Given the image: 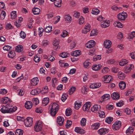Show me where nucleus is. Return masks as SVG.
<instances>
[{
	"instance_id": "1",
	"label": "nucleus",
	"mask_w": 135,
	"mask_h": 135,
	"mask_svg": "<svg viewBox=\"0 0 135 135\" xmlns=\"http://www.w3.org/2000/svg\"><path fill=\"white\" fill-rule=\"evenodd\" d=\"M59 108V105L57 103H54L51 104L49 107L50 114L53 116H55Z\"/></svg>"
},
{
	"instance_id": "34",
	"label": "nucleus",
	"mask_w": 135,
	"mask_h": 135,
	"mask_svg": "<svg viewBox=\"0 0 135 135\" xmlns=\"http://www.w3.org/2000/svg\"><path fill=\"white\" fill-rule=\"evenodd\" d=\"M118 78L121 80L124 79L125 77L124 73L121 71H119L118 73Z\"/></svg>"
},
{
	"instance_id": "48",
	"label": "nucleus",
	"mask_w": 135,
	"mask_h": 135,
	"mask_svg": "<svg viewBox=\"0 0 135 135\" xmlns=\"http://www.w3.org/2000/svg\"><path fill=\"white\" fill-rule=\"evenodd\" d=\"M113 118L112 117H109L106 118L105 119V122L108 123L110 124L113 120Z\"/></svg>"
},
{
	"instance_id": "28",
	"label": "nucleus",
	"mask_w": 135,
	"mask_h": 135,
	"mask_svg": "<svg viewBox=\"0 0 135 135\" xmlns=\"http://www.w3.org/2000/svg\"><path fill=\"white\" fill-rule=\"evenodd\" d=\"M110 97V95L108 94H105L103 95L101 97L102 101H105L108 100Z\"/></svg>"
},
{
	"instance_id": "25",
	"label": "nucleus",
	"mask_w": 135,
	"mask_h": 135,
	"mask_svg": "<svg viewBox=\"0 0 135 135\" xmlns=\"http://www.w3.org/2000/svg\"><path fill=\"white\" fill-rule=\"evenodd\" d=\"M113 25L115 27H117L118 28H122L123 27V24L119 22L116 21H115L113 23Z\"/></svg>"
},
{
	"instance_id": "36",
	"label": "nucleus",
	"mask_w": 135,
	"mask_h": 135,
	"mask_svg": "<svg viewBox=\"0 0 135 135\" xmlns=\"http://www.w3.org/2000/svg\"><path fill=\"white\" fill-rule=\"evenodd\" d=\"M15 55V53L14 51H12L9 52L8 55V56L11 58H13Z\"/></svg>"
},
{
	"instance_id": "62",
	"label": "nucleus",
	"mask_w": 135,
	"mask_h": 135,
	"mask_svg": "<svg viewBox=\"0 0 135 135\" xmlns=\"http://www.w3.org/2000/svg\"><path fill=\"white\" fill-rule=\"evenodd\" d=\"M11 48V47L7 45H5L3 47V49L4 50L8 51Z\"/></svg>"
},
{
	"instance_id": "54",
	"label": "nucleus",
	"mask_w": 135,
	"mask_h": 135,
	"mask_svg": "<svg viewBox=\"0 0 135 135\" xmlns=\"http://www.w3.org/2000/svg\"><path fill=\"white\" fill-rule=\"evenodd\" d=\"M84 22V19L82 16H81L79 19V24L80 25L82 24Z\"/></svg>"
},
{
	"instance_id": "39",
	"label": "nucleus",
	"mask_w": 135,
	"mask_h": 135,
	"mask_svg": "<svg viewBox=\"0 0 135 135\" xmlns=\"http://www.w3.org/2000/svg\"><path fill=\"white\" fill-rule=\"evenodd\" d=\"M59 56L62 58H65L69 57V54L68 53L64 52L61 53L59 55Z\"/></svg>"
},
{
	"instance_id": "20",
	"label": "nucleus",
	"mask_w": 135,
	"mask_h": 135,
	"mask_svg": "<svg viewBox=\"0 0 135 135\" xmlns=\"http://www.w3.org/2000/svg\"><path fill=\"white\" fill-rule=\"evenodd\" d=\"M71 54L74 57H77L81 54V51L79 50H75L72 52Z\"/></svg>"
},
{
	"instance_id": "29",
	"label": "nucleus",
	"mask_w": 135,
	"mask_h": 135,
	"mask_svg": "<svg viewBox=\"0 0 135 135\" xmlns=\"http://www.w3.org/2000/svg\"><path fill=\"white\" fill-rule=\"evenodd\" d=\"M64 18L65 20L68 23L71 22L72 20L71 17L69 15L65 16Z\"/></svg>"
},
{
	"instance_id": "6",
	"label": "nucleus",
	"mask_w": 135,
	"mask_h": 135,
	"mask_svg": "<svg viewBox=\"0 0 135 135\" xmlns=\"http://www.w3.org/2000/svg\"><path fill=\"white\" fill-rule=\"evenodd\" d=\"M108 132V129L106 128H102L98 131V133L100 135H104Z\"/></svg>"
},
{
	"instance_id": "55",
	"label": "nucleus",
	"mask_w": 135,
	"mask_h": 135,
	"mask_svg": "<svg viewBox=\"0 0 135 135\" xmlns=\"http://www.w3.org/2000/svg\"><path fill=\"white\" fill-rule=\"evenodd\" d=\"M87 89L85 86H83L81 88V92L83 94H85L87 93Z\"/></svg>"
},
{
	"instance_id": "22",
	"label": "nucleus",
	"mask_w": 135,
	"mask_h": 135,
	"mask_svg": "<svg viewBox=\"0 0 135 135\" xmlns=\"http://www.w3.org/2000/svg\"><path fill=\"white\" fill-rule=\"evenodd\" d=\"M111 97L114 100L118 99L120 97V95L118 93L114 92L111 95Z\"/></svg>"
},
{
	"instance_id": "21",
	"label": "nucleus",
	"mask_w": 135,
	"mask_h": 135,
	"mask_svg": "<svg viewBox=\"0 0 135 135\" xmlns=\"http://www.w3.org/2000/svg\"><path fill=\"white\" fill-rule=\"evenodd\" d=\"M32 102L30 101H27L25 103V108L27 109H30L32 107Z\"/></svg>"
},
{
	"instance_id": "16",
	"label": "nucleus",
	"mask_w": 135,
	"mask_h": 135,
	"mask_svg": "<svg viewBox=\"0 0 135 135\" xmlns=\"http://www.w3.org/2000/svg\"><path fill=\"white\" fill-rule=\"evenodd\" d=\"M112 44V42L110 40H106L104 42V47L107 48H109Z\"/></svg>"
},
{
	"instance_id": "50",
	"label": "nucleus",
	"mask_w": 135,
	"mask_h": 135,
	"mask_svg": "<svg viewBox=\"0 0 135 135\" xmlns=\"http://www.w3.org/2000/svg\"><path fill=\"white\" fill-rule=\"evenodd\" d=\"M76 88L74 86H72L70 88L69 90V94H73V92L76 90Z\"/></svg>"
},
{
	"instance_id": "4",
	"label": "nucleus",
	"mask_w": 135,
	"mask_h": 135,
	"mask_svg": "<svg viewBox=\"0 0 135 135\" xmlns=\"http://www.w3.org/2000/svg\"><path fill=\"white\" fill-rule=\"evenodd\" d=\"M121 126V122L119 121H116L112 126L113 129L115 130H118Z\"/></svg>"
},
{
	"instance_id": "59",
	"label": "nucleus",
	"mask_w": 135,
	"mask_h": 135,
	"mask_svg": "<svg viewBox=\"0 0 135 135\" xmlns=\"http://www.w3.org/2000/svg\"><path fill=\"white\" fill-rule=\"evenodd\" d=\"M76 41L74 40H72L70 44V48L71 49L74 48L76 45Z\"/></svg>"
},
{
	"instance_id": "5",
	"label": "nucleus",
	"mask_w": 135,
	"mask_h": 135,
	"mask_svg": "<svg viewBox=\"0 0 135 135\" xmlns=\"http://www.w3.org/2000/svg\"><path fill=\"white\" fill-rule=\"evenodd\" d=\"M127 14L126 12L120 13L117 15V18L119 20H124L127 17Z\"/></svg>"
},
{
	"instance_id": "32",
	"label": "nucleus",
	"mask_w": 135,
	"mask_h": 135,
	"mask_svg": "<svg viewBox=\"0 0 135 135\" xmlns=\"http://www.w3.org/2000/svg\"><path fill=\"white\" fill-rule=\"evenodd\" d=\"M23 50V47L22 46L19 45L16 46L15 48L16 51L18 52H20Z\"/></svg>"
},
{
	"instance_id": "17",
	"label": "nucleus",
	"mask_w": 135,
	"mask_h": 135,
	"mask_svg": "<svg viewBox=\"0 0 135 135\" xmlns=\"http://www.w3.org/2000/svg\"><path fill=\"white\" fill-rule=\"evenodd\" d=\"M57 122L60 126H61L64 121V119L61 116H59L57 117Z\"/></svg>"
},
{
	"instance_id": "12",
	"label": "nucleus",
	"mask_w": 135,
	"mask_h": 135,
	"mask_svg": "<svg viewBox=\"0 0 135 135\" xmlns=\"http://www.w3.org/2000/svg\"><path fill=\"white\" fill-rule=\"evenodd\" d=\"M101 86V84L99 83H94L91 84L90 85L89 87L92 89H95L99 88Z\"/></svg>"
},
{
	"instance_id": "13",
	"label": "nucleus",
	"mask_w": 135,
	"mask_h": 135,
	"mask_svg": "<svg viewBox=\"0 0 135 135\" xmlns=\"http://www.w3.org/2000/svg\"><path fill=\"white\" fill-rule=\"evenodd\" d=\"M1 102L4 104H9L11 102L10 99L7 97H5L2 98Z\"/></svg>"
},
{
	"instance_id": "19",
	"label": "nucleus",
	"mask_w": 135,
	"mask_h": 135,
	"mask_svg": "<svg viewBox=\"0 0 135 135\" xmlns=\"http://www.w3.org/2000/svg\"><path fill=\"white\" fill-rule=\"evenodd\" d=\"M74 131L80 134H83L85 132V131L84 129L79 127L75 128Z\"/></svg>"
},
{
	"instance_id": "37",
	"label": "nucleus",
	"mask_w": 135,
	"mask_h": 135,
	"mask_svg": "<svg viewBox=\"0 0 135 135\" xmlns=\"http://www.w3.org/2000/svg\"><path fill=\"white\" fill-rule=\"evenodd\" d=\"M61 0H55L54 2V4L57 7H60L61 6Z\"/></svg>"
},
{
	"instance_id": "63",
	"label": "nucleus",
	"mask_w": 135,
	"mask_h": 135,
	"mask_svg": "<svg viewBox=\"0 0 135 135\" xmlns=\"http://www.w3.org/2000/svg\"><path fill=\"white\" fill-rule=\"evenodd\" d=\"M107 109L108 110H111L114 108V106L112 105L108 104L106 107Z\"/></svg>"
},
{
	"instance_id": "27",
	"label": "nucleus",
	"mask_w": 135,
	"mask_h": 135,
	"mask_svg": "<svg viewBox=\"0 0 135 135\" xmlns=\"http://www.w3.org/2000/svg\"><path fill=\"white\" fill-rule=\"evenodd\" d=\"M126 85V83L123 81H120L119 84V87L121 90L124 89H125Z\"/></svg>"
},
{
	"instance_id": "11",
	"label": "nucleus",
	"mask_w": 135,
	"mask_h": 135,
	"mask_svg": "<svg viewBox=\"0 0 135 135\" xmlns=\"http://www.w3.org/2000/svg\"><path fill=\"white\" fill-rule=\"evenodd\" d=\"M59 41L58 40L54 39L52 42L53 45L54 46V48L55 50H57L60 48V46L59 45Z\"/></svg>"
},
{
	"instance_id": "15",
	"label": "nucleus",
	"mask_w": 135,
	"mask_h": 135,
	"mask_svg": "<svg viewBox=\"0 0 135 135\" xmlns=\"http://www.w3.org/2000/svg\"><path fill=\"white\" fill-rule=\"evenodd\" d=\"M91 103L90 102H87L85 104L83 107V109L84 111H88V110L90 106Z\"/></svg>"
},
{
	"instance_id": "57",
	"label": "nucleus",
	"mask_w": 135,
	"mask_h": 135,
	"mask_svg": "<svg viewBox=\"0 0 135 135\" xmlns=\"http://www.w3.org/2000/svg\"><path fill=\"white\" fill-rule=\"evenodd\" d=\"M68 95L66 94H63L61 98V99L63 102H64L67 99Z\"/></svg>"
},
{
	"instance_id": "8",
	"label": "nucleus",
	"mask_w": 135,
	"mask_h": 135,
	"mask_svg": "<svg viewBox=\"0 0 135 135\" xmlns=\"http://www.w3.org/2000/svg\"><path fill=\"white\" fill-rule=\"evenodd\" d=\"M134 68V65L132 64L128 65L126 66L125 69L124 70V72L126 73H127L129 72L131 70Z\"/></svg>"
},
{
	"instance_id": "45",
	"label": "nucleus",
	"mask_w": 135,
	"mask_h": 135,
	"mask_svg": "<svg viewBox=\"0 0 135 135\" xmlns=\"http://www.w3.org/2000/svg\"><path fill=\"white\" fill-rule=\"evenodd\" d=\"M6 16V13L5 12L3 11H2L0 15V18L1 20H3Z\"/></svg>"
},
{
	"instance_id": "47",
	"label": "nucleus",
	"mask_w": 135,
	"mask_h": 135,
	"mask_svg": "<svg viewBox=\"0 0 135 135\" xmlns=\"http://www.w3.org/2000/svg\"><path fill=\"white\" fill-rule=\"evenodd\" d=\"M7 92V91L6 89H0V94L2 95L6 94Z\"/></svg>"
},
{
	"instance_id": "14",
	"label": "nucleus",
	"mask_w": 135,
	"mask_h": 135,
	"mask_svg": "<svg viewBox=\"0 0 135 135\" xmlns=\"http://www.w3.org/2000/svg\"><path fill=\"white\" fill-rule=\"evenodd\" d=\"M110 23L109 21L106 20L102 22L101 23L100 25L102 28H106L109 26Z\"/></svg>"
},
{
	"instance_id": "7",
	"label": "nucleus",
	"mask_w": 135,
	"mask_h": 135,
	"mask_svg": "<svg viewBox=\"0 0 135 135\" xmlns=\"http://www.w3.org/2000/svg\"><path fill=\"white\" fill-rule=\"evenodd\" d=\"M95 44V42L93 40H91L88 41L85 44L86 47L89 48L94 47Z\"/></svg>"
},
{
	"instance_id": "18",
	"label": "nucleus",
	"mask_w": 135,
	"mask_h": 135,
	"mask_svg": "<svg viewBox=\"0 0 135 135\" xmlns=\"http://www.w3.org/2000/svg\"><path fill=\"white\" fill-rule=\"evenodd\" d=\"M99 123H94L91 126V128L92 129L94 130L98 129L100 125Z\"/></svg>"
},
{
	"instance_id": "49",
	"label": "nucleus",
	"mask_w": 135,
	"mask_h": 135,
	"mask_svg": "<svg viewBox=\"0 0 135 135\" xmlns=\"http://www.w3.org/2000/svg\"><path fill=\"white\" fill-rule=\"evenodd\" d=\"M99 115L101 118H104L105 117V114L104 111H99L98 112Z\"/></svg>"
},
{
	"instance_id": "10",
	"label": "nucleus",
	"mask_w": 135,
	"mask_h": 135,
	"mask_svg": "<svg viewBox=\"0 0 135 135\" xmlns=\"http://www.w3.org/2000/svg\"><path fill=\"white\" fill-rule=\"evenodd\" d=\"M90 26L88 23L86 24L84 28L82 30V32L84 34H86L89 32L90 30Z\"/></svg>"
},
{
	"instance_id": "46",
	"label": "nucleus",
	"mask_w": 135,
	"mask_h": 135,
	"mask_svg": "<svg viewBox=\"0 0 135 135\" xmlns=\"http://www.w3.org/2000/svg\"><path fill=\"white\" fill-rule=\"evenodd\" d=\"M71 109L70 108L67 109L65 111V114L66 116H68L71 114Z\"/></svg>"
},
{
	"instance_id": "3",
	"label": "nucleus",
	"mask_w": 135,
	"mask_h": 135,
	"mask_svg": "<svg viewBox=\"0 0 135 135\" xmlns=\"http://www.w3.org/2000/svg\"><path fill=\"white\" fill-rule=\"evenodd\" d=\"M24 122L25 125L26 127H30L32 125L33 123L32 118L28 117L26 119L24 120Z\"/></svg>"
},
{
	"instance_id": "64",
	"label": "nucleus",
	"mask_w": 135,
	"mask_h": 135,
	"mask_svg": "<svg viewBox=\"0 0 135 135\" xmlns=\"http://www.w3.org/2000/svg\"><path fill=\"white\" fill-rule=\"evenodd\" d=\"M60 17L59 16H58L54 18V19L55 20L54 23L56 24L60 20Z\"/></svg>"
},
{
	"instance_id": "41",
	"label": "nucleus",
	"mask_w": 135,
	"mask_h": 135,
	"mask_svg": "<svg viewBox=\"0 0 135 135\" xmlns=\"http://www.w3.org/2000/svg\"><path fill=\"white\" fill-rule=\"evenodd\" d=\"M23 133V131L21 129H17L16 131L15 134L16 135H22Z\"/></svg>"
},
{
	"instance_id": "44",
	"label": "nucleus",
	"mask_w": 135,
	"mask_h": 135,
	"mask_svg": "<svg viewBox=\"0 0 135 135\" xmlns=\"http://www.w3.org/2000/svg\"><path fill=\"white\" fill-rule=\"evenodd\" d=\"M100 12V11L98 9L93 8L92 9L91 13L93 14L97 15Z\"/></svg>"
},
{
	"instance_id": "58",
	"label": "nucleus",
	"mask_w": 135,
	"mask_h": 135,
	"mask_svg": "<svg viewBox=\"0 0 135 135\" xmlns=\"http://www.w3.org/2000/svg\"><path fill=\"white\" fill-rule=\"evenodd\" d=\"M20 37L23 39H24L26 36V34L24 32L22 31L20 34Z\"/></svg>"
},
{
	"instance_id": "26",
	"label": "nucleus",
	"mask_w": 135,
	"mask_h": 135,
	"mask_svg": "<svg viewBox=\"0 0 135 135\" xmlns=\"http://www.w3.org/2000/svg\"><path fill=\"white\" fill-rule=\"evenodd\" d=\"M41 91V90L38 89H34L31 91V93L32 95H35L39 94Z\"/></svg>"
},
{
	"instance_id": "38",
	"label": "nucleus",
	"mask_w": 135,
	"mask_h": 135,
	"mask_svg": "<svg viewBox=\"0 0 135 135\" xmlns=\"http://www.w3.org/2000/svg\"><path fill=\"white\" fill-rule=\"evenodd\" d=\"M128 62V61L126 59H122L119 62V65L120 66H123L127 64Z\"/></svg>"
},
{
	"instance_id": "24",
	"label": "nucleus",
	"mask_w": 135,
	"mask_h": 135,
	"mask_svg": "<svg viewBox=\"0 0 135 135\" xmlns=\"http://www.w3.org/2000/svg\"><path fill=\"white\" fill-rule=\"evenodd\" d=\"M102 67V66L101 64H94L93 66L92 69L93 70L97 71L99 70Z\"/></svg>"
},
{
	"instance_id": "30",
	"label": "nucleus",
	"mask_w": 135,
	"mask_h": 135,
	"mask_svg": "<svg viewBox=\"0 0 135 135\" xmlns=\"http://www.w3.org/2000/svg\"><path fill=\"white\" fill-rule=\"evenodd\" d=\"M32 12L34 14L38 15L39 14L40 12V9L37 8H34L32 9Z\"/></svg>"
},
{
	"instance_id": "33",
	"label": "nucleus",
	"mask_w": 135,
	"mask_h": 135,
	"mask_svg": "<svg viewBox=\"0 0 135 135\" xmlns=\"http://www.w3.org/2000/svg\"><path fill=\"white\" fill-rule=\"evenodd\" d=\"M133 127H129L126 130V133L127 134H129L133 133Z\"/></svg>"
},
{
	"instance_id": "2",
	"label": "nucleus",
	"mask_w": 135,
	"mask_h": 135,
	"mask_svg": "<svg viewBox=\"0 0 135 135\" xmlns=\"http://www.w3.org/2000/svg\"><path fill=\"white\" fill-rule=\"evenodd\" d=\"M42 123L40 121H38L35 123L34 126V130L36 132L41 131L42 127Z\"/></svg>"
},
{
	"instance_id": "31",
	"label": "nucleus",
	"mask_w": 135,
	"mask_h": 135,
	"mask_svg": "<svg viewBox=\"0 0 135 135\" xmlns=\"http://www.w3.org/2000/svg\"><path fill=\"white\" fill-rule=\"evenodd\" d=\"M49 102V99L48 98H45L43 99L42 104L44 106L46 105Z\"/></svg>"
},
{
	"instance_id": "52",
	"label": "nucleus",
	"mask_w": 135,
	"mask_h": 135,
	"mask_svg": "<svg viewBox=\"0 0 135 135\" xmlns=\"http://www.w3.org/2000/svg\"><path fill=\"white\" fill-rule=\"evenodd\" d=\"M97 30L96 29H93L92 30L90 33V36H94L97 35Z\"/></svg>"
},
{
	"instance_id": "61",
	"label": "nucleus",
	"mask_w": 135,
	"mask_h": 135,
	"mask_svg": "<svg viewBox=\"0 0 135 135\" xmlns=\"http://www.w3.org/2000/svg\"><path fill=\"white\" fill-rule=\"evenodd\" d=\"M32 101L34 104L36 105L38 104L39 102V100L37 98H34L32 99Z\"/></svg>"
},
{
	"instance_id": "9",
	"label": "nucleus",
	"mask_w": 135,
	"mask_h": 135,
	"mask_svg": "<svg viewBox=\"0 0 135 135\" xmlns=\"http://www.w3.org/2000/svg\"><path fill=\"white\" fill-rule=\"evenodd\" d=\"M100 109V106L98 105H95L91 108V110L94 113L98 112Z\"/></svg>"
},
{
	"instance_id": "53",
	"label": "nucleus",
	"mask_w": 135,
	"mask_h": 135,
	"mask_svg": "<svg viewBox=\"0 0 135 135\" xmlns=\"http://www.w3.org/2000/svg\"><path fill=\"white\" fill-rule=\"evenodd\" d=\"M101 58V56L99 55H96L93 57V60L94 61H96L97 60H99Z\"/></svg>"
},
{
	"instance_id": "23",
	"label": "nucleus",
	"mask_w": 135,
	"mask_h": 135,
	"mask_svg": "<svg viewBox=\"0 0 135 135\" xmlns=\"http://www.w3.org/2000/svg\"><path fill=\"white\" fill-rule=\"evenodd\" d=\"M38 79L37 78H34L31 80V84L32 85H36L38 84Z\"/></svg>"
},
{
	"instance_id": "43",
	"label": "nucleus",
	"mask_w": 135,
	"mask_h": 135,
	"mask_svg": "<svg viewBox=\"0 0 135 135\" xmlns=\"http://www.w3.org/2000/svg\"><path fill=\"white\" fill-rule=\"evenodd\" d=\"M16 11H12L11 13V19H14L16 17Z\"/></svg>"
},
{
	"instance_id": "40",
	"label": "nucleus",
	"mask_w": 135,
	"mask_h": 135,
	"mask_svg": "<svg viewBox=\"0 0 135 135\" xmlns=\"http://www.w3.org/2000/svg\"><path fill=\"white\" fill-rule=\"evenodd\" d=\"M86 119L85 118H83L80 121V123L81 126L83 127L85 126L86 123Z\"/></svg>"
},
{
	"instance_id": "60",
	"label": "nucleus",
	"mask_w": 135,
	"mask_h": 135,
	"mask_svg": "<svg viewBox=\"0 0 135 135\" xmlns=\"http://www.w3.org/2000/svg\"><path fill=\"white\" fill-rule=\"evenodd\" d=\"M38 34L40 37H41L43 33L44 29L42 28H39L38 29Z\"/></svg>"
},
{
	"instance_id": "56",
	"label": "nucleus",
	"mask_w": 135,
	"mask_h": 135,
	"mask_svg": "<svg viewBox=\"0 0 135 135\" xmlns=\"http://www.w3.org/2000/svg\"><path fill=\"white\" fill-rule=\"evenodd\" d=\"M109 71V69L107 67H104L102 70V72L103 74H105L107 73Z\"/></svg>"
},
{
	"instance_id": "35",
	"label": "nucleus",
	"mask_w": 135,
	"mask_h": 135,
	"mask_svg": "<svg viewBox=\"0 0 135 135\" xmlns=\"http://www.w3.org/2000/svg\"><path fill=\"white\" fill-rule=\"evenodd\" d=\"M8 106V104L6 105V106H3L2 107L1 109V112L3 113H6L7 112V110L8 108L7 107Z\"/></svg>"
},
{
	"instance_id": "51",
	"label": "nucleus",
	"mask_w": 135,
	"mask_h": 135,
	"mask_svg": "<svg viewBox=\"0 0 135 135\" xmlns=\"http://www.w3.org/2000/svg\"><path fill=\"white\" fill-rule=\"evenodd\" d=\"M52 27L48 26L46 27L45 29V31L47 33H49L52 31Z\"/></svg>"
},
{
	"instance_id": "42",
	"label": "nucleus",
	"mask_w": 135,
	"mask_h": 135,
	"mask_svg": "<svg viewBox=\"0 0 135 135\" xmlns=\"http://www.w3.org/2000/svg\"><path fill=\"white\" fill-rule=\"evenodd\" d=\"M75 108L76 109H78L79 107L81 106V103L77 102H76L75 103Z\"/></svg>"
}]
</instances>
